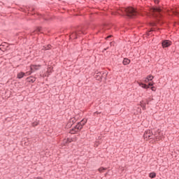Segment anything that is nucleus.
Returning <instances> with one entry per match:
<instances>
[{"label":"nucleus","mask_w":179,"mask_h":179,"mask_svg":"<svg viewBox=\"0 0 179 179\" xmlns=\"http://www.w3.org/2000/svg\"><path fill=\"white\" fill-rule=\"evenodd\" d=\"M24 75H25V73L23 72L18 73L17 75V78L18 79H22V78H23L24 76Z\"/></svg>","instance_id":"12"},{"label":"nucleus","mask_w":179,"mask_h":179,"mask_svg":"<svg viewBox=\"0 0 179 179\" xmlns=\"http://www.w3.org/2000/svg\"><path fill=\"white\" fill-rule=\"evenodd\" d=\"M27 82H29L31 83H34V82H36V78L34 77H29L27 78Z\"/></svg>","instance_id":"9"},{"label":"nucleus","mask_w":179,"mask_h":179,"mask_svg":"<svg viewBox=\"0 0 179 179\" xmlns=\"http://www.w3.org/2000/svg\"><path fill=\"white\" fill-rule=\"evenodd\" d=\"M87 122V119H83L80 121L72 130L70 131V134H75L76 132H79L82 128H83V125H85Z\"/></svg>","instance_id":"1"},{"label":"nucleus","mask_w":179,"mask_h":179,"mask_svg":"<svg viewBox=\"0 0 179 179\" xmlns=\"http://www.w3.org/2000/svg\"><path fill=\"white\" fill-rule=\"evenodd\" d=\"M51 48V45H48L45 50H50Z\"/></svg>","instance_id":"20"},{"label":"nucleus","mask_w":179,"mask_h":179,"mask_svg":"<svg viewBox=\"0 0 179 179\" xmlns=\"http://www.w3.org/2000/svg\"><path fill=\"white\" fill-rule=\"evenodd\" d=\"M139 85L141 86V87H143V89H149V85H148L141 83V84H139Z\"/></svg>","instance_id":"15"},{"label":"nucleus","mask_w":179,"mask_h":179,"mask_svg":"<svg viewBox=\"0 0 179 179\" xmlns=\"http://www.w3.org/2000/svg\"><path fill=\"white\" fill-rule=\"evenodd\" d=\"M141 107H143V105L142 104V102H141Z\"/></svg>","instance_id":"25"},{"label":"nucleus","mask_w":179,"mask_h":179,"mask_svg":"<svg viewBox=\"0 0 179 179\" xmlns=\"http://www.w3.org/2000/svg\"><path fill=\"white\" fill-rule=\"evenodd\" d=\"M94 114H99V113L98 112H95Z\"/></svg>","instance_id":"27"},{"label":"nucleus","mask_w":179,"mask_h":179,"mask_svg":"<svg viewBox=\"0 0 179 179\" xmlns=\"http://www.w3.org/2000/svg\"><path fill=\"white\" fill-rule=\"evenodd\" d=\"M155 85V83H149L148 86H153Z\"/></svg>","instance_id":"21"},{"label":"nucleus","mask_w":179,"mask_h":179,"mask_svg":"<svg viewBox=\"0 0 179 179\" xmlns=\"http://www.w3.org/2000/svg\"><path fill=\"white\" fill-rule=\"evenodd\" d=\"M155 3H159V0H153Z\"/></svg>","instance_id":"23"},{"label":"nucleus","mask_w":179,"mask_h":179,"mask_svg":"<svg viewBox=\"0 0 179 179\" xmlns=\"http://www.w3.org/2000/svg\"><path fill=\"white\" fill-rule=\"evenodd\" d=\"M153 78H154L153 76H151V75L147 76V79L149 80H152L153 79Z\"/></svg>","instance_id":"17"},{"label":"nucleus","mask_w":179,"mask_h":179,"mask_svg":"<svg viewBox=\"0 0 179 179\" xmlns=\"http://www.w3.org/2000/svg\"><path fill=\"white\" fill-rule=\"evenodd\" d=\"M150 80L146 78L145 80V83H148Z\"/></svg>","instance_id":"22"},{"label":"nucleus","mask_w":179,"mask_h":179,"mask_svg":"<svg viewBox=\"0 0 179 179\" xmlns=\"http://www.w3.org/2000/svg\"><path fill=\"white\" fill-rule=\"evenodd\" d=\"M150 12L154 17L159 16L160 12H162V8L159 7H153L151 8Z\"/></svg>","instance_id":"3"},{"label":"nucleus","mask_w":179,"mask_h":179,"mask_svg":"<svg viewBox=\"0 0 179 179\" xmlns=\"http://www.w3.org/2000/svg\"><path fill=\"white\" fill-rule=\"evenodd\" d=\"M39 68H41V66L40 65H31L30 67L31 71L27 72V73H29V75H31V73L34 72V71L38 70Z\"/></svg>","instance_id":"6"},{"label":"nucleus","mask_w":179,"mask_h":179,"mask_svg":"<svg viewBox=\"0 0 179 179\" xmlns=\"http://www.w3.org/2000/svg\"><path fill=\"white\" fill-rule=\"evenodd\" d=\"M155 141H160L163 138V133L160 130H157L154 135Z\"/></svg>","instance_id":"5"},{"label":"nucleus","mask_w":179,"mask_h":179,"mask_svg":"<svg viewBox=\"0 0 179 179\" xmlns=\"http://www.w3.org/2000/svg\"><path fill=\"white\" fill-rule=\"evenodd\" d=\"M129 64H131V60L127 58H124L123 60V64L129 65Z\"/></svg>","instance_id":"11"},{"label":"nucleus","mask_w":179,"mask_h":179,"mask_svg":"<svg viewBox=\"0 0 179 179\" xmlns=\"http://www.w3.org/2000/svg\"><path fill=\"white\" fill-rule=\"evenodd\" d=\"M78 138H75V139H69V138H67V139H65L64 141V143H71V142H74V141H77Z\"/></svg>","instance_id":"10"},{"label":"nucleus","mask_w":179,"mask_h":179,"mask_svg":"<svg viewBox=\"0 0 179 179\" xmlns=\"http://www.w3.org/2000/svg\"><path fill=\"white\" fill-rule=\"evenodd\" d=\"M107 170V169L103 168V167H101L98 169V171H99V173H104V171Z\"/></svg>","instance_id":"16"},{"label":"nucleus","mask_w":179,"mask_h":179,"mask_svg":"<svg viewBox=\"0 0 179 179\" xmlns=\"http://www.w3.org/2000/svg\"><path fill=\"white\" fill-rule=\"evenodd\" d=\"M171 45V41L169 40H165L162 42L163 48H167V47H170Z\"/></svg>","instance_id":"7"},{"label":"nucleus","mask_w":179,"mask_h":179,"mask_svg":"<svg viewBox=\"0 0 179 179\" xmlns=\"http://www.w3.org/2000/svg\"><path fill=\"white\" fill-rule=\"evenodd\" d=\"M154 138L153 132L150 130H148L144 133V138L148 141V139H152Z\"/></svg>","instance_id":"4"},{"label":"nucleus","mask_w":179,"mask_h":179,"mask_svg":"<svg viewBox=\"0 0 179 179\" xmlns=\"http://www.w3.org/2000/svg\"><path fill=\"white\" fill-rule=\"evenodd\" d=\"M151 90H152V92H156V87H151Z\"/></svg>","instance_id":"19"},{"label":"nucleus","mask_w":179,"mask_h":179,"mask_svg":"<svg viewBox=\"0 0 179 179\" xmlns=\"http://www.w3.org/2000/svg\"><path fill=\"white\" fill-rule=\"evenodd\" d=\"M149 177L150 178H156V173L152 172L149 174Z\"/></svg>","instance_id":"14"},{"label":"nucleus","mask_w":179,"mask_h":179,"mask_svg":"<svg viewBox=\"0 0 179 179\" xmlns=\"http://www.w3.org/2000/svg\"><path fill=\"white\" fill-rule=\"evenodd\" d=\"M34 179H43L41 177H36V178H34Z\"/></svg>","instance_id":"24"},{"label":"nucleus","mask_w":179,"mask_h":179,"mask_svg":"<svg viewBox=\"0 0 179 179\" xmlns=\"http://www.w3.org/2000/svg\"><path fill=\"white\" fill-rule=\"evenodd\" d=\"M122 10L125 12L126 15L129 16V17H134V16H136V15H138V12L132 7L123 8Z\"/></svg>","instance_id":"2"},{"label":"nucleus","mask_w":179,"mask_h":179,"mask_svg":"<svg viewBox=\"0 0 179 179\" xmlns=\"http://www.w3.org/2000/svg\"><path fill=\"white\" fill-rule=\"evenodd\" d=\"M96 79L97 80H101V73H97L96 75L95 76Z\"/></svg>","instance_id":"13"},{"label":"nucleus","mask_w":179,"mask_h":179,"mask_svg":"<svg viewBox=\"0 0 179 179\" xmlns=\"http://www.w3.org/2000/svg\"><path fill=\"white\" fill-rule=\"evenodd\" d=\"M110 37H111V36H108L107 38H110Z\"/></svg>","instance_id":"26"},{"label":"nucleus","mask_w":179,"mask_h":179,"mask_svg":"<svg viewBox=\"0 0 179 179\" xmlns=\"http://www.w3.org/2000/svg\"><path fill=\"white\" fill-rule=\"evenodd\" d=\"M37 125H38V122H34L33 123H32V127H37Z\"/></svg>","instance_id":"18"},{"label":"nucleus","mask_w":179,"mask_h":179,"mask_svg":"<svg viewBox=\"0 0 179 179\" xmlns=\"http://www.w3.org/2000/svg\"><path fill=\"white\" fill-rule=\"evenodd\" d=\"M80 34V32H73L70 35V38H78V36Z\"/></svg>","instance_id":"8"}]
</instances>
